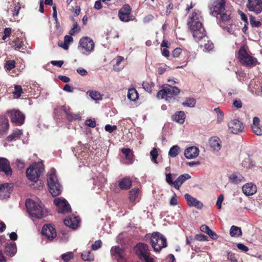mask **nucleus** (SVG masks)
<instances>
[{
  "label": "nucleus",
  "instance_id": "6ab92c4d",
  "mask_svg": "<svg viewBox=\"0 0 262 262\" xmlns=\"http://www.w3.org/2000/svg\"><path fill=\"white\" fill-rule=\"evenodd\" d=\"M64 223L66 226L75 229L79 226L80 219L77 216H70L64 219Z\"/></svg>",
  "mask_w": 262,
  "mask_h": 262
},
{
  "label": "nucleus",
  "instance_id": "58836bf2",
  "mask_svg": "<svg viewBox=\"0 0 262 262\" xmlns=\"http://www.w3.org/2000/svg\"><path fill=\"white\" fill-rule=\"evenodd\" d=\"M180 151V147L177 145H173L170 148L168 152V155L170 157L174 158L179 154Z\"/></svg>",
  "mask_w": 262,
  "mask_h": 262
},
{
  "label": "nucleus",
  "instance_id": "37998d69",
  "mask_svg": "<svg viewBox=\"0 0 262 262\" xmlns=\"http://www.w3.org/2000/svg\"><path fill=\"white\" fill-rule=\"evenodd\" d=\"M176 177V174H175L167 173L166 174L165 180L168 184L173 185L174 187V181H173V180Z\"/></svg>",
  "mask_w": 262,
  "mask_h": 262
},
{
  "label": "nucleus",
  "instance_id": "13d9d810",
  "mask_svg": "<svg viewBox=\"0 0 262 262\" xmlns=\"http://www.w3.org/2000/svg\"><path fill=\"white\" fill-rule=\"evenodd\" d=\"M227 258L230 262H237V260L235 256V254L231 252H227Z\"/></svg>",
  "mask_w": 262,
  "mask_h": 262
},
{
  "label": "nucleus",
  "instance_id": "4be33fe9",
  "mask_svg": "<svg viewBox=\"0 0 262 262\" xmlns=\"http://www.w3.org/2000/svg\"><path fill=\"white\" fill-rule=\"evenodd\" d=\"M140 189L138 187H135L129 191L128 199L129 202L135 203L138 201L140 199Z\"/></svg>",
  "mask_w": 262,
  "mask_h": 262
},
{
  "label": "nucleus",
  "instance_id": "c03bdc74",
  "mask_svg": "<svg viewBox=\"0 0 262 262\" xmlns=\"http://www.w3.org/2000/svg\"><path fill=\"white\" fill-rule=\"evenodd\" d=\"M196 103V100L194 98H187L182 105L189 107H193Z\"/></svg>",
  "mask_w": 262,
  "mask_h": 262
},
{
  "label": "nucleus",
  "instance_id": "9d476101",
  "mask_svg": "<svg viewBox=\"0 0 262 262\" xmlns=\"http://www.w3.org/2000/svg\"><path fill=\"white\" fill-rule=\"evenodd\" d=\"M246 6L249 11L259 14L262 11V0H248Z\"/></svg>",
  "mask_w": 262,
  "mask_h": 262
},
{
  "label": "nucleus",
  "instance_id": "9b49d317",
  "mask_svg": "<svg viewBox=\"0 0 262 262\" xmlns=\"http://www.w3.org/2000/svg\"><path fill=\"white\" fill-rule=\"evenodd\" d=\"M10 114V118L12 122L16 125H21L24 123L25 115L19 110H13L8 112Z\"/></svg>",
  "mask_w": 262,
  "mask_h": 262
},
{
  "label": "nucleus",
  "instance_id": "0eeeda50",
  "mask_svg": "<svg viewBox=\"0 0 262 262\" xmlns=\"http://www.w3.org/2000/svg\"><path fill=\"white\" fill-rule=\"evenodd\" d=\"M238 58L242 64L250 67L255 65L257 60L251 56L244 47H242L239 50Z\"/></svg>",
  "mask_w": 262,
  "mask_h": 262
},
{
  "label": "nucleus",
  "instance_id": "8fccbe9b",
  "mask_svg": "<svg viewBox=\"0 0 262 262\" xmlns=\"http://www.w3.org/2000/svg\"><path fill=\"white\" fill-rule=\"evenodd\" d=\"M80 30V27L78 26L77 23H74L73 28L69 31V34L71 35H73L75 33L79 32Z\"/></svg>",
  "mask_w": 262,
  "mask_h": 262
},
{
  "label": "nucleus",
  "instance_id": "2eb2a0df",
  "mask_svg": "<svg viewBox=\"0 0 262 262\" xmlns=\"http://www.w3.org/2000/svg\"><path fill=\"white\" fill-rule=\"evenodd\" d=\"M12 191V185L9 183L0 184V199H5L10 196Z\"/></svg>",
  "mask_w": 262,
  "mask_h": 262
},
{
  "label": "nucleus",
  "instance_id": "39448f33",
  "mask_svg": "<svg viewBox=\"0 0 262 262\" xmlns=\"http://www.w3.org/2000/svg\"><path fill=\"white\" fill-rule=\"evenodd\" d=\"M44 168L42 163H35L30 166L26 170L28 178L32 182H36Z\"/></svg>",
  "mask_w": 262,
  "mask_h": 262
},
{
  "label": "nucleus",
  "instance_id": "79ce46f5",
  "mask_svg": "<svg viewBox=\"0 0 262 262\" xmlns=\"http://www.w3.org/2000/svg\"><path fill=\"white\" fill-rule=\"evenodd\" d=\"M89 95L92 99L94 100H100L102 99V95L100 92L96 91H89Z\"/></svg>",
  "mask_w": 262,
  "mask_h": 262
},
{
  "label": "nucleus",
  "instance_id": "473e14b6",
  "mask_svg": "<svg viewBox=\"0 0 262 262\" xmlns=\"http://www.w3.org/2000/svg\"><path fill=\"white\" fill-rule=\"evenodd\" d=\"M172 118L173 120L182 124L185 121V114L184 112L180 111L173 115Z\"/></svg>",
  "mask_w": 262,
  "mask_h": 262
},
{
  "label": "nucleus",
  "instance_id": "c85d7f7f",
  "mask_svg": "<svg viewBox=\"0 0 262 262\" xmlns=\"http://www.w3.org/2000/svg\"><path fill=\"white\" fill-rule=\"evenodd\" d=\"M9 127V122L4 117H0V136L5 134Z\"/></svg>",
  "mask_w": 262,
  "mask_h": 262
},
{
  "label": "nucleus",
  "instance_id": "c756f323",
  "mask_svg": "<svg viewBox=\"0 0 262 262\" xmlns=\"http://www.w3.org/2000/svg\"><path fill=\"white\" fill-rule=\"evenodd\" d=\"M48 187L50 192L54 196L58 195L62 191V187L60 183H56L52 187L50 185H48Z\"/></svg>",
  "mask_w": 262,
  "mask_h": 262
},
{
  "label": "nucleus",
  "instance_id": "49530a36",
  "mask_svg": "<svg viewBox=\"0 0 262 262\" xmlns=\"http://www.w3.org/2000/svg\"><path fill=\"white\" fill-rule=\"evenodd\" d=\"M214 111L217 114V121L218 122H221L223 121L224 119V113L219 108H215L214 109Z\"/></svg>",
  "mask_w": 262,
  "mask_h": 262
},
{
  "label": "nucleus",
  "instance_id": "a18cd8bd",
  "mask_svg": "<svg viewBox=\"0 0 262 262\" xmlns=\"http://www.w3.org/2000/svg\"><path fill=\"white\" fill-rule=\"evenodd\" d=\"M250 23L252 27L259 28L261 26L260 21L256 20L255 17L251 16L250 17Z\"/></svg>",
  "mask_w": 262,
  "mask_h": 262
},
{
  "label": "nucleus",
  "instance_id": "09e8293b",
  "mask_svg": "<svg viewBox=\"0 0 262 262\" xmlns=\"http://www.w3.org/2000/svg\"><path fill=\"white\" fill-rule=\"evenodd\" d=\"M61 257L64 262H68L73 258V254L72 252H68L61 255Z\"/></svg>",
  "mask_w": 262,
  "mask_h": 262
},
{
  "label": "nucleus",
  "instance_id": "ea45409f",
  "mask_svg": "<svg viewBox=\"0 0 262 262\" xmlns=\"http://www.w3.org/2000/svg\"><path fill=\"white\" fill-rule=\"evenodd\" d=\"M226 27H222L224 30H226L230 34H234L236 29H237L236 26L233 24V21L228 23L226 25Z\"/></svg>",
  "mask_w": 262,
  "mask_h": 262
},
{
  "label": "nucleus",
  "instance_id": "423d86ee",
  "mask_svg": "<svg viewBox=\"0 0 262 262\" xmlns=\"http://www.w3.org/2000/svg\"><path fill=\"white\" fill-rule=\"evenodd\" d=\"M94 47L93 39L89 37H84L80 39L78 49L82 54L88 55L94 51Z\"/></svg>",
  "mask_w": 262,
  "mask_h": 262
},
{
  "label": "nucleus",
  "instance_id": "680f3d73",
  "mask_svg": "<svg viewBox=\"0 0 262 262\" xmlns=\"http://www.w3.org/2000/svg\"><path fill=\"white\" fill-rule=\"evenodd\" d=\"M102 242L100 240L96 241L94 244L92 245V248L93 250H96L100 248Z\"/></svg>",
  "mask_w": 262,
  "mask_h": 262
},
{
  "label": "nucleus",
  "instance_id": "e433bc0d",
  "mask_svg": "<svg viewBox=\"0 0 262 262\" xmlns=\"http://www.w3.org/2000/svg\"><path fill=\"white\" fill-rule=\"evenodd\" d=\"M139 97L138 93L135 89H130L128 91L127 98L130 101H135Z\"/></svg>",
  "mask_w": 262,
  "mask_h": 262
},
{
  "label": "nucleus",
  "instance_id": "aec40b11",
  "mask_svg": "<svg viewBox=\"0 0 262 262\" xmlns=\"http://www.w3.org/2000/svg\"><path fill=\"white\" fill-rule=\"evenodd\" d=\"M199 151V149L198 147L195 146H190L185 150L184 155L186 158L192 159L198 156Z\"/></svg>",
  "mask_w": 262,
  "mask_h": 262
},
{
  "label": "nucleus",
  "instance_id": "338daca9",
  "mask_svg": "<svg viewBox=\"0 0 262 262\" xmlns=\"http://www.w3.org/2000/svg\"><path fill=\"white\" fill-rule=\"evenodd\" d=\"M58 46L64 49V50H68L69 48V46L64 41H62L61 40H60L58 41Z\"/></svg>",
  "mask_w": 262,
  "mask_h": 262
},
{
  "label": "nucleus",
  "instance_id": "603ef678",
  "mask_svg": "<svg viewBox=\"0 0 262 262\" xmlns=\"http://www.w3.org/2000/svg\"><path fill=\"white\" fill-rule=\"evenodd\" d=\"M15 62L13 60H10L7 61L6 63L5 67L8 70H11L15 67Z\"/></svg>",
  "mask_w": 262,
  "mask_h": 262
},
{
  "label": "nucleus",
  "instance_id": "5fc2aeb1",
  "mask_svg": "<svg viewBox=\"0 0 262 262\" xmlns=\"http://www.w3.org/2000/svg\"><path fill=\"white\" fill-rule=\"evenodd\" d=\"M251 128L256 135H262V129L259 125H251Z\"/></svg>",
  "mask_w": 262,
  "mask_h": 262
},
{
  "label": "nucleus",
  "instance_id": "7c9ffc66",
  "mask_svg": "<svg viewBox=\"0 0 262 262\" xmlns=\"http://www.w3.org/2000/svg\"><path fill=\"white\" fill-rule=\"evenodd\" d=\"M229 181L231 183L238 184L245 181L244 178L239 173H234L229 177Z\"/></svg>",
  "mask_w": 262,
  "mask_h": 262
},
{
  "label": "nucleus",
  "instance_id": "f257e3e1",
  "mask_svg": "<svg viewBox=\"0 0 262 262\" xmlns=\"http://www.w3.org/2000/svg\"><path fill=\"white\" fill-rule=\"evenodd\" d=\"M188 24L192 32L193 36L196 41H201V46L203 45L206 51H210L213 48V44L208 40L205 36L204 28L202 27V17L199 10H195L190 16Z\"/></svg>",
  "mask_w": 262,
  "mask_h": 262
},
{
  "label": "nucleus",
  "instance_id": "3c124183",
  "mask_svg": "<svg viewBox=\"0 0 262 262\" xmlns=\"http://www.w3.org/2000/svg\"><path fill=\"white\" fill-rule=\"evenodd\" d=\"M150 155L151 157V160L155 163L157 164V158L158 157V150L156 148H154L152 150H151L150 152Z\"/></svg>",
  "mask_w": 262,
  "mask_h": 262
},
{
  "label": "nucleus",
  "instance_id": "4468645a",
  "mask_svg": "<svg viewBox=\"0 0 262 262\" xmlns=\"http://www.w3.org/2000/svg\"><path fill=\"white\" fill-rule=\"evenodd\" d=\"M228 127L230 132L234 134L242 132L244 128L243 124L237 119L230 121L228 123Z\"/></svg>",
  "mask_w": 262,
  "mask_h": 262
},
{
  "label": "nucleus",
  "instance_id": "774afa93",
  "mask_svg": "<svg viewBox=\"0 0 262 262\" xmlns=\"http://www.w3.org/2000/svg\"><path fill=\"white\" fill-rule=\"evenodd\" d=\"M85 124L86 125L91 127H95L96 125L95 121L91 119L86 120Z\"/></svg>",
  "mask_w": 262,
  "mask_h": 262
},
{
  "label": "nucleus",
  "instance_id": "052dcab7",
  "mask_svg": "<svg viewBox=\"0 0 262 262\" xmlns=\"http://www.w3.org/2000/svg\"><path fill=\"white\" fill-rule=\"evenodd\" d=\"M105 129L106 132L112 133L114 130L117 129V126L116 125H111L107 124L105 126Z\"/></svg>",
  "mask_w": 262,
  "mask_h": 262
},
{
  "label": "nucleus",
  "instance_id": "e2e57ef3",
  "mask_svg": "<svg viewBox=\"0 0 262 262\" xmlns=\"http://www.w3.org/2000/svg\"><path fill=\"white\" fill-rule=\"evenodd\" d=\"M169 204L171 206H176L178 204V201L175 193L171 197Z\"/></svg>",
  "mask_w": 262,
  "mask_h": 262
},
{
  "label": "nucleus",
  "instance_id": "0e129e2a",
  "mask_svg": "<svg viewBox=\"0 0 262 262\" xmlns=\"http://www.w3.org/2000/svg\"><path fill=\"white\" fill-rule=\"evenodd\" d=\"M20 9V6H19V3H17V5H16L14 7V9L13 10V13H12L13 16H17L19 13V11Z\"/></svg>",
  "mask_w": 262,
  "mask_h": 262
},
{
  "label": "nucleus",
  "instance_id": "ddd939ff",
  "mask_svg": "<svg viewBox=\"0 0 262 262\" xmlns=\"http://www.w3.org/2000/svg\"><path fill=\"white\" fill-rule=\"evenodd\" d=\"M132 9L128 5H124L119 11V17L120 19L124 22L130 20V12Z\"/></svg>",
  "mask_w": 262,
  "mask_h": 262
},
{
  "label": "nucleus",
  "instance_id": "7ed1b4c3",
  "mask_svg": "<svg viewBox=\"0 0 262 262\" xmlns=\"http://www.w3.org/2000/svg\"><path fill=\"white\" fill-rule=\"evenodd\" d=\"M180 90L176 86H172L169 84H165L163 89L157 93V97L159 99H165L168 102L174 101V96L180 93Z\"/></svg>",
  "mask_w": 262,
  "mask_h": 262
},
{
  "label": "nucleus",
  "instance_id": "bf43d9fd",
  "mask_svg": "<svg viewBox=\"0 0 262 262\" xmlns=\"http://www.w3.org/2000/svg\"><path fill=\"white\" fill-rule=\"evenodd\" d=\"M224 200V195L223 194H220L217 199L216 202V206H217L219 209L222 208V204Z\"/></svg>",
  "mask_w": 262,
  "mask_h": 262
},
{
  "label": "nucleus",
  "instance_id": "4c0bfd02",
  "mask_svg": "<svg viewBox=\"0 0 262 262\" xmlns=\"http://www.w3.org/2000/svg\"><path fill=\"white\" fill-rule=\"evenodd\" d=\"M66 113L67 118L69 121H72L73 120H80L81 116L79 114H73L70 111L64 110Z\"/></svg>",
  "mask_w": 262,
  "mask_h": 262
},
{
  "label": "nucleus",
  "instance_id": "f03ea898",
  "mask_svg": "<svg viewBox=\"0 0 262 262\" xmlns=\"http://www.w3.org/2000/svg\"><path fill=\"white\" fill-rule=\"evenodd\" d=\"M26 206L29 214L37 219H41L46 215V212L43 210L42 205L40 201L28 199L26 202Z\"/></svg>",
  "mask_w": 262,
  "mask_h": 262
},
{
  "label": "nucleus",
  "instance_id": "1a4fd4ad",
  "mask_svg": "<svg viewBox=\"0 0 262 262\" xmlns=\"http://www.w3.org/2000/svg\"><path fill=\"white\" fill-rule=\"evenodd\" d=\"M225 9V0H213L211 8L212 14L216 17L221 14Z\"/></svg>",
  "mask_w": 262,
  "mask_h": 262
},
{
  "label": "nucleus",
  "instance_id": "cd10ccee",
  "mask_svg": "<svg viewBox=\"0 0 262 262\" xmlns=\"http://www.w3.org/2000/svg\"><path fill=\"white\" fill-rule=\"evenodd\" d=\"M220 15V19L219 20V24H220L221 27H226V25L227 24L232 22V20L230 19V14L226 12L222 13L221 14H219Z\"/></svg>",
  "mask_w": 262,
  "mask_h": 262
},
{
  "label": "nucleus",
  "instance_id": "864d4df0",
  "mask_svg": "<svg viewBox=\"0 0 262 262\" xmlns=\"http://www.w3.org/2000/svg\"><path fill=\"white\" fill-rule=\"evenodd\" d=\"M124 58L122 56H118L116 58V64L114 67V70L116 71H119L120 69L118 67L120 65V63L123 60Z\"/></svg>",
  "mask_w": 262,
  "mask_h": 262
},
{
  "label": "nucleus",
  "instance_id": "72a5a7b5",
  "mask_svg": "<svg viewBox=\"0 0 262 262\" xmlns=\"http://www.w3.org/2000/svg\"><path fill=\"white\" fill-rule=\"evenodd\" d=\"M122 153L125 156L126 162L128 164L132 163L133 161V154L129 148L122 149Z\"/></svg>",
  "mask_w": 262,
  "mask_h": 262
},
{
  "label": "nucleus",
  "instance_id": "393cba45",
  "mask_svg": "<svg viewBox=\"0 0 262 262\" xmlns=\"http://www.w3.org/2000/svg\"><path fill=\"white\" fill-rule=\"evenodd\" d=\"M209 146L214 151H219L221 148L220 139L217 137L211 138L209 140Z\"/></svg>",
  "mask_w": 262,
  "mask_h": 262
},
{
  "label": "nucleus",
  "instance_id": "6e6d98bb",
  "mask_svg": "<svg viewBox=\"0 0 262 262\" xmlns=\"http://www.w3.org/2000/svg\"><path fill=\"white\" fill-rule=\"evenodd\" d=\"M15 165L18 169H21L25 167V163L24 161L17 159L15 162Z\"/></svg>",
  "mask_w": 262,
  "mask_h": 262
},
{
  "label": "nucleus",
  "instance_id": "dca6fc26",
  "mask_svg": "<svg viewBox=\"0 0 262 262\" xmlns=\"http://www.w3.org/2000/svg\"><path fill=\"white\" fill-rule=\"evenodd\" d=\"M184 198L189 206L195 207L198 209H201L203 206V204L201 202L199 201L196 198L192 196L188 193H186L184 195Z\"/></svg>",
  "mask_w": 262,
  "mask_h": 262
},
{
  "label": "nucleus",
  "instance_id": "a19ab883",
  "mask_svg": "<svg viewBox=\"0 0 262 262\" xmlns=\"http://www.w3.org/2000/svg\"><path fill=\"white\" fill-rule=\"evenodd\" d=\"M81 258L84 261H93L94 256L90 251H84L81 253Z\"/></svg>",
  "mask_w": 262,
  "mask_h": 262
},
{
  "label": "nucleus",
  "instance_id": "20e7f679",
  "mask_svg": "<svg viewBox=\"0 0 262 262\" xmlns=\"http://www.w3.org/2000/svg\"><path fill=\"white\" fill-rule=\"evenodd\" d=\"M150 244L156 252H160L162 248L167 247L165 237L159 232H154L150 237Z\"/></svg>",
  "mask_w": 262,
  "mask_h": 262
},
{
  "label": "nucleus",
  "instance_id": "c9c22d12",
  "mask_svg": "<svg viewBox=\"0 0 262 262\" xmlns=\"http://www.w3.org/2000/svg\"><path fill=\"white\" fill-rule=\"evenodd\" d=\"M23 134L22 130L16 129L13 130V133L8 137L7 140L9 141H12L13 140H16L20 138V136Z\"/></svg>",
  "mask_w": 262,
  "mask_h": 262
},
{
  "label": "nucleus",
  "instance_id": "6e6552de",
  "mask_svg": "<svg viewBox=\"0 0 262 262\" xmlns=\"http://www.w3.org/2000/svg\"><path fill=\"white\" fill-rule=\"evenodd\" d=\"M54 204L57 208L58 212L66 213L71 211V207L67 201L62 198H57L54 201Z\"/></svg>",
  "mask_w": 262,
  "mask_h": 262
},
{
  "label": "nucleus",
  "instance_id": "5701e85b",
  "mask_svg": "<svg viewBox=\"0 0 262 262\" xmlns=\"http://www.w3.org/2000/svg\"><path fill=\"white\" fill-rule=\"evenodd\" d=\"M48 185L51 187L56 183H60L56 174V170L54 168H51L48 172V179L47 180Z\"/></svg>",
  "mask_w": 262,
  "mask_h": 262
},
{
  "label": "nucleus",
  "instance_id": "a211bd4d",
  "mask_svg": "<svg viewBox=\"0 0 262 262\" xmlns=\"http://www.w3.org/2000/svg\"><path fill=\"white\" fill-rule=\"evenodd\" d=\"M135 251L136 253L140 257V258L149 254L148 246L143 243H139L136 245Z\"/></svg>",
  "mask_w": 262,
  "mask_h": 262
},
{
  "label": "nucleus",
  "instance_id": "69168bd1",
  "mask_svg": "<svg viewBox=\"0 0 262 262\" xmlns=\"http://www.w3.org/2000/svg\"><path fill=\"white\" fill-rule=\"evenodd\" d=\"M237 247L243 252H246L248 251V248L245 245L239 243L237 244Z\"/></svg>",
  "mask_w": 262,
  "mask_h": 262
},
{
  "label": "nucleus",
  "instance_id": "a878e982",
  "mask_svg": "<svg viewBox=\"0 0 262 262\" xmlns=\"http://www.w3.org/2000/svg\"><path fill=\"white\" fill-rule=\"evenodd\" d=\"M190 178L191 176L188 173H184L180 175L174 181V188L177 189H179L183 183Z\"/></svg>",
  "mask_w": 262,
  "mask_h": 262
},
{
  "label": "nucleus",
  "instance_id": "de8ad7c7",
  "mask_svg": "<svg viewBox=\"0 0 262 262\" xmlns=\"http://www.w3.org/2000/svg\"><path fill=\"white\" fill-rule=\"evenodd\" d=\"M13 93L16 98H19L23 93L21 86L20 85H15Z\"/></svg>",
  "mask_w": 262,
  "mask_h": 262
},
{
  "label": "nucleus",
  "instance_id": "412c9836",
  "mask_svg": "<svg viewBox=\"0 0 262 262\" xmlns=\"http://www.w3.org/2000/svg\"><path fill=\"white\" fill-rule=\"evenodd\" d=\"M242 190L246 195H252L256 193L257 188L255 185L250 182L244 185L242 187Z\"/></svg>",
  "mask_w": 262,
  "mask_h": 262
},
{
  "label": "nucleus",
  "instance_id": "b1692460",
  "mask_svg": "<svg viewBox=\"0 0 262 262\" xmlns=\"http://www.w3.org/2000/svg\"><path fill=\"white\" fill-rule=\"evenodd\" d=\"M133 181L128 177H125L119 181L118 186L121 190H128L132 186Z\"/></svg>",
  "mask_w": 262,
  "mask_h": 262
},
{
  "label": "nucleus",
  "instance_id": "f3484780",
  "mask_svg": "<svg viewBox=\"0 0 262 262\" xmlns=\"http://www.w3.org/2000/svg\"><path fill=\"white\" fill-rule=\"evenodd\" d=\"M0 171L4 172L7 176H10L12 173L8 160L4 158H0Z\"/></svg>",
  "mask_w": 262,
  "mask_h": 262
},
{
  "label": "nucleus",
  "instance_id": "4d7b16f0",
  "mask_svg": "<svg viewBox=\"0 0 262 262\" xmlns=\"http://www.w3.org/2000/svg\"><path fill=\"white\" fill-rule=\"evenodd\" d=\"M143 88L147 92L150 93L151 92V85L147 81H144L142 84Z\"/></svg>",
  "mask_w": 262,
  "mask_h": 262
},
{
  "label": "nucleus",
  "instance_id": "2f4dec72",
  "mask_svg": "<svg viewBox=\"0 0 262 262\" xmlns=\"http://www.w3.org/2000/svg\"><path fill=\"white\" fill-rule=\"evenodd\" d=\"M17 251L16 246L15 244L12 243L6 245L5 247V252L7 255L13 256Z\"/></svg>",
  "mask_w": 262,
  "mask_h": 262
},
{
  "label": "nucleus",
  "instance_id": "f8f14e48",
  "mask_svg": "<svg viewBox=\"0 0 262 262\" xmlns=\"http://www.w3.org/2000/svg\"><path fill=\"white\" fill-rule=\"evenodd\" d=\"M41 233L49 241H52L57 235L55 228L50 224L44 225Z\"/></svg>",
  "mask_w": 262,
  "mask_h": 262
},
{
  "label": "nucleus",
  "instance_id": "f704fd0d",
  "mask_svg": "<svg viewBox=\"0 0 262 262\" xmlns=\"http://www.w3.org/2000/svg\"><path fill=\"white\" fill-rule=\"evenodd\" d=\"M242 232L241 228L235 226H232L230 229V235L231 237H237L241 236Z\"/></svg>",
  "mask_w": 262,
  "mask_h": 262
},
{
  "label": "nucleus",
  "instance_id": "bb28decb",
  "mask_svg": "<svg viewBox=\"0 0 262 262\" xmlns=\"http://www.w3.org/2000/svg\"><path fill=\"white\" fill-rule=\"evenodd\" d=\"M111 252L112 255L118 260L122 259L124 258V251L119 247H113L111 249Z\"/></svg>",
  "mask_w": 262,
  "mask_h": 262
}]
</instances>
